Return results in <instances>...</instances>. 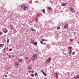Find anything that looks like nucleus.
<instances>
[{"label":"nucleus","instance_id":"nucleus-22","mask_svg":"<svg viewBox=\"0 0 79 79\" xmlns=\"http://www.w3.org/2000/svg\"><path fill=\"white\" fill-rule=\"evenodd\" d=\"M31 76L32 77H34V74H31Z\"/></svg>","mask_w":79,"mask_h":79},{"label":"nucleus","instance_id":"nucleus-39","mask_svg":"<svg viewBox=\"0 0 79 79\" xmlns=\"http://www.w3.org/2000/svg\"><path fill=\"white\" fill-rule=\"evenodd\" d=\"M34 73V70H32L31 71V73Z\"/></svg>","mask_w":79,"mask_h":79},{"label":"nucleus","instance_id":"nucleus-11","mask_svg":"<svg viewBox=\"0 0 79 79\" xmlns=\"http://www.w3.org/2000/svg\"><path fill=\"white\" fill-rule=\"evenodd\" d=\"M39 19V18L38 17H36L35 19V22H37L38 21V19Z\"/></svg>","mask_w":79,"mask_h":79},{"label":"nucleus","instance_id":"nucleus-3","mask_svg":"<svg viewBox=\"0 0 79 79\" xmlns=\"http://www.w3.org/2000/svg\"><path fill=\"white\" fill-rule=\"evenodd\" d=\"M69 10L72 13H75V11L74 10V8L71 7L70 8Z\"/></svg>","mask_w":79,"mask_h":79},{"label":"nucleus","instance_id":"nucleus-7","mask_svg":"<svg viewBox=\"0 0 79 79\" xmlns=\"http://www.w3.org/2000/svg\"><path fill=\"white\" fill-rule=\"evenodd\" d=\"M64 28H66V29H67V28H68V24L65 25L64 26Z\"/></svg>","mask_w":79,"mask_h":79},{"label":"nucleus","instance_id":"nucleus-37","mask_svg":"<svg viewBox=\"0 0 79 79\" xmlns=\"http://www.w3.org/2000/svg\"><path fill=\"white\" fill-rule=\"evenodd\" d=\"M26 60H28V57H27L25 58Z\"/></svg>","mask_w":79,"mask_h":79},{"label":"nucleus","instance_id":"nucleus-13","mask_svg":"<svg viewBox=\"0 0 79 79\" xmlns=\"http://www.w3.org/2000/svg\"><path fill=\"white\" fill-rule=\"evenodd\" d=\"M31 31H33V32H35V29H33V28H32L31 29Z\"/></svg>","mask_w":79,"mask_h":79},{"label":"nucleus","instance_id":"nucleus-35","mask_svg":"<svg viewBox=\"0 0 79 79\" xmlns=\"http://www.w3.org/2000/svg\"><path fill=\"white\" fill-rule=\"evenodd\" d=\"M11 55H9V58H11Z\"/></svg>","mask_w":79,"mask_h":79},{"label":"nucleus","instance_id":"nucleus-46","mask_svg":"<svg viewBox=\"0 0 79 79\" xmlns=\"http://www.w3.org/2000/svg\"><path fill=\"white\" fill-rule=\"evenodd\" d=\"M6 48L7 49H8V48Z\"/></svg>","mask_w":79,"mask_h":79},{"label":"nucleus","instance_id":"nucleus-17","mask_svg":"<svg viewBox=\"0 0 79 79\" xmlns=\"http://www.w3.org/2000/svg\"><path fill=\"white\" fill-rule=\"evenodd\" d=\"M34 44L35 45H37V42H35V43H34Z\"/></svg>","mask_w":79,"mask_h":79},{"label":"nucleus","instance_id":"nucleus-14","mask_svg":"<svg viewBox=\"0 0 79 79\" xmlns=\"http://www.w3.org/2000/svg\"><path fill=\"white\" fill-rule=\"evenodd\" d=\"M24 5H22L21 6V7L22 8H23V9L24 8Z\"/></svg>","mask_w":79,"mask_h":79},{"label":"nucleus","instance_id":"nucleus-43","mask_svg":"<svg viewBox=\"0 0 79 79\" xmlns=\"http://www.w3.org/2000/svg\"><path fill=\"white\" fill-rule=\"evenodd\" d=\"M12 57H14V55H12Z\"/></svg>","mask_w":79,"mask_h":79},{"label":"nucleus","instance_id":"nucleus-4","mask_svg":"<svg viewBox=\"0 0 79 79\" xmlns=\"http://www.w3.org/2000/svg\"><path fill=\"white\" fill-rule=\"evenodd\" d=\"M55 74L56 76V79H58V75H59V73H55Z\"/></svg>","mask_w":79,"mask_h":79},{"label":"nucleus","instance_id":"nucleus-40","mask_svg":"<svg viewBox=\"0 0 79 79\" xmlns=\"http://www.w3.org/2000/svg\"><path fill=\"white\" fill-rule=\"evenodd\" d=\"M35 3H38V1H35Z\"/></svg>","mask_w":79,"mask_h":79},{"label":"nucleus","instance_id":"nucleus-16","mask_svg":"<svg viewBox=\"0 0 79 79\" xmlns=\"http://www.w3.org/2000/svg\"><path fill=\"white\" fill-rule=\"evenodd\" d=\"M48 10H52V8H51L50 7H48Z\"/></svg>","mask_w":79,"mask_h":79},{"label":"nucleus","instance_id":"nucleus-1","mask_svg":"<svg viewBox=\"0 0 79 79\" xmlns=\"http://www.w3.org/2000/svg\"><path fill=\"white\" fill-rule=\"evenodd\" d=\"M33 57L34 59L35 60H36L37 59V55H36V54L34 55L33 56Z\"/></svg>","mask_w":79,"mask_h":79},{"label":"nucleus","instance_id":"nucleus-28","mask_svg":"<svg viewBox=\"0 0 79 79\" xmlns=\"http://www.w3.org/2000/svg\"><path fill=\"white\" fill-rule=\"evenodd\" d=\"M31 43H32V44H34V41L32 40H31Z\"/></svg>","mask_w":79,"mask_h":79},{"label":"nucleus","instance_id":"nucleus-18","mask_svg":"<svg viewBox=\"0 0 79 79\" xmlns=\"http://www.w3.org/2000/svg\"><path fill=\"white\" fill-rule=\"evenodd\" d=\"M66 5V3H64L62 4V6H64Z\"/></svg>","mask_w":79,"mask_h":79},{"label":"nucleus","instance_id":"nucleus-41","mask_svg":"<svg viewBox=\"0 0 79 79\" xmlns=\"http://www.w3.org/2000/svg\"><path fill=\"white\" fill-rule=\"evenodd\" d=\"M41 72L42 73H44V72H43V71L42 70H41Z\"/></svg>","mask_w":79,"mask_h":79},{"label":"nucleus","instance_id":"nucleus-5","mask_svg":"<svg viewBox=\"0 0 79 79\" xmlns=\"http://www.w3.org/2000/svg\"><path fill=\"white\" fill-rule=\"evenodd\" d=\"M79 78V75H77L75 77L74 79H78Z\"/></svg>","mask_w":79,"mask_h":79},{"label":"nucleus","instance_id":"nucleus-19","mask_svg":"<svg viewBox=\"0 0 79 79\" xmlns=\"http://www.w3.org/2000/svg\"><path fill=\"white\" fill-rule=\"evenodd\" d=\"M3 47V44H0V48H1V47Z\"/></svg>","mask_w":79,"mask_h":79},{"label":"nucleus","instance_id":"nucleus-38","mask_svg":"<svg viewBox=\"0 0 79 79\" xmlns=\"http://www.w3.org/2000/svg\"><path fill=\"white\" fill-rule=\"evenodd\" d=\"M5 77H7V75H6L5 76Z\"/></svg>","mask_w":79,"mask_h":79},{"label":"nucleus","instance_id":"nucleus-30","mask_svg":"<svg viewBox=\"0 0 79 79\" xmlns=\"http://www.w3.org/2000/svg\"><path fill=\"white\" fill-rule=\"evenodd\" d=\"M40 43L42 44H43V42L42 41H40Z\"/></svg>","mask_w":79,"mask_h":79},{"label":"nucleus","instance_id":"nucleus-20","mask_svg":"<svg viewBox=\"0 0 79 79\" xmlns=\"http://www.w3.org/2000/svg\"><path fill=\"white\" fill-rule=\"evenodd\" d=\"M43 74L44 75V76H47V74H46V73H45L44 72L43 73Z\"/></svg>","mask_w":79,"mask_h":79},{"label":"nucleus","instance_id":"nucleus-31","mask_svg":"<svg viewBox=\"0 0 79 79\" xmlns=\"http://www.w3.org/2000/svg\"><path fill=\"white\" fill-rule=\"evenodd\" d=\"M74 54H75V52H73V53H72V55H74Z\"/></svg>","mask_w":79,"mask_h":79},{"label":"nucleus","instance_id":"nucleus-25","mask_svg":"<svg viewBox=\"0 0 79 79\" xmlns=\"http://www.w3.org/2000/svg\"><path fill=\"white\" fill-rule=\"evenodd\" d=\"M10 42V40H9V39H8L7 40V42Z\"/></svg>","mask_w":79,"mask_h":79},{"label":"nucleus","instance_id":"nucleus-32","mask_svg":"<svg viewBox=\"0 0 79 79\" xmlns=\"http://www.w3.org/2000/svg\"><path fill=\"white\" fill-rule=\"evenodd\" d=\"M57 29H60V27H57Z\"/></svg>","mask_w":79,"mask_h":79},{"label":"nucleus","instance_id":"nucleus-27","mask_svg":"<svg viewBox=\"0 0 79 79\" xmlns=\"http://www.w3.org/2000/svg\"><path fill=\"white\" fill-rule=\"evenodd\" d=\"M37 73L35 72V76H37Z\"/></svg>","mask_w":79,"mask_h":79},{"label":"nucleus","instance_id":"nucleus-15","mask_svg":"<svg viewBox=\"0 0 79 79\" xmlns=\"http://www.w3.org/2000/svg\"><path fill=\"white\" fill-rule=\"evenodd\" d=\"M68 49L71 50V49H72V47H68Z\"/></svg>","mask_w":79,"mask_h":79},{"label":"nucleus","instance_id":"nucleus-2","mask_svg":"<svg viewBox=\"0 0 79 79\" xmlns=\"http://www.w3.org/2000/svg\"><path fill=\"white\" fill-rule=\"evenodd\" d=\"M52 59L51 58H48L47 60L46 61V62L47 63V62H48V63H50V62H51Z\"/></svg>","mask_w":79,"mask_h":79},{"label":"nucleus","instance_id":"nucleus-24","mask_svg":"<svg viewBox=\"0 0 79 79\" xmlns=\"http://www.w3.org/2000/svg\"><path fill=\"white\" fill-rule=\"evenodd\" d=\"M71 50H70L69 52V54H71Z\"/></svg>","mask_w":79,"mask_h":79},{"label":"nucleus","instance_id":"nucleus-12","mask_svg":"<svg viewBox=\"0 0 79 79\" xmlns=\"http://www.w3.org/2000/svg\"><path fill=\"white\" fill-rule=\"evenodd\" d=\"M18 61L19 62H21V61H22V59H18Z\"/></svg>","mask_w":79,"mask_h":79},{"label":"nucleus","instance_id":"nucleus-36","mask_svg":"<svg viewBox=\"0 0 79 79\" xmlns=\"http://www.w3.org/2000/svg\"><path fill=\"white\" fill-rule=\"evenodd\" d=\"M37 15H38V16H39V17L40 16V14H38Z\"/></svg>","mask_w":79,"mask_h":79},{"label":"nucleus","instance_id":"nucleus-42","mask_svg":"<svg viewBox=\"0 0 79 79\" xmlns=\"http://www.w3.org/2000/svg\"><path fill=\"white\" fill-rule=\"evenodd\" d=\"M31 71H28V73H31Z\"/></svg>","mask_w":79,"mask_h":79},{"label":"nucleus","instance_id":"nucleus-29","mask_svg":"<svg viewBox=\"0 0 79 79\" xmlns=\"http://www.w3.org/2000/svg\"><path fill=\"white\" fill-rule=\"evenodd\" d=\"M2 34H3V33H2V32H0V35H2Z\"/></svg>","mask_w":79,"mask_h":79},{"label":"nucleus","instance_id":"nucleus-26","mask_svg":"<svg viewBox=\"0 0 79 79\" xmlns=\"http://www.w3.org/2000/svg\"><path fill=\"white\" fill-rule=\"evenodd\" d=\"M41 40L42 41H45V40L44 39H42Z\"/></svg>","mask_w":79,"mask_h":79},{"label":"nucleus","instance_id":"nucleus-9","mask_svg":"<svg viewBox=\"0 0 79 79\" xmlns=\"http://www.w3.org/2000/svg\"><path fill=\"white\" fill-rule=\"evenodd\" d=\"M10 27L11 29L13 28V26L12 25H10Z\"/></svg>","mask_w":79,"mask_h":79},{"label":"nucleus","instance_id":"nucleus-23","mask_svg":"<svg viewBox=\"0 0 79 79\" xmlns=\"http://www.w3.org/2000/svg\"><path fill=\"white\" fill-rule=\"evenodd\" d=\"M73 40H74L73 39H70V41L71 42H73Z\"/></svg>","mask_w":79,"mask_h":79},{"label":"nucleus","instance_id":"nucleus-34","mask_svg":"<svg viewBox=\"0 0 79 79\" xmlns=\"http://www.w3.org/2000/svg\"><path fill=\"white\" fill-rule=\"evenodd\" d=\"M5 51V48H4V49L2 50V51H3V52H4Z\"/></svg>","mask_w":79,"mask_h":79},{"label":"nucleus","instance_id":"nucleus-47","mask_svg":"<svg viewBox=\"0 0 79 79\" xmlns=\"http://www.w3.org/2000/svg\"><path fill=\"white\" fill-rule=\"evenodd\" d=\"M43 0V1H45V0Z\"/></svg>","mask_w":79,"mask_h":79},{"label":"nucleus","instance_id":"nucleus-21","mask_svg":"<svg viewBox=\"0 0 79 79\" xmlns=\"http://www.w3.org/2000/svg\"><path fill=\"white\" fill-rule=\"evenodd\" d=\"M42 11L43 13H45V10H43Z\"/></svg>","mask_w":79,"mask_h":79},{"label":"nucleus","instance_id":"nucleus-10","mask_svg":"<svg viewBox=\"0 0 79 79\" xmlns=\"http://www.w3.org/2000/svg\"><path fill=\"white\" fill-rule=\"evenodd\" d=\"M7 31H8V30H7V29H6V28H5V31H4V33H6V32H7Z\"/></svg>","mask_w":79,"mask_h":79},{"label":"nucleus","instance_id":"nucleus-6","mask_svg":"<svg viewBox=\"0 0 79 79\" xmlns=\"http://www.w3.org/2000/svg\"><path fill=\"white\" fill-rule=\"evenodd\" d=\"M15 64H16V67H18L19 66V63L18 62H15Z\"/></svg>","mask_w":79,"mask_h":79},{"label":"nucleus","instance_id":"nucleus-45","mask_svg":"<svg viewBox=\"0 0 79 79\" xmlns=\"http://www.w3.org/2000/svg\"><path fill=\"white\" fill-rule=\"evenodd\" d=\"M28 69H31V68L29 67V68H28Z\"/></svg>","mask_w":79,"mask_h":79},{"label":"nucleus","instance_id":"nucleus-8","mask_svg":"<svg viewBox=\"0 0 79 79\" xmlns=\"http://www.w3.org/2000/svg\"><path fill=\"white\" fill-rule=\"evenodd\" d=\"M23 10H27V7H24V8L23 9Z\"/></svg>","mask_w":79,"mask_h":79},{"label":"nucleus","instance_id":"nucleus-33","mask_svg":"<svg viewBox=\"0 0 79 79\" xmlns=\"http://www.w3.org/2000/svg\"><path fill=\"white\" fill-rule=\"evenodd\" d=\"M12 50V49H9V51H10V52H11V51Z\"/></svg>","mask_w":79,"mask_h":79},{"label":"nucleus","instance_id":"nucleus-44","mask_svg":"<svg viewBox=\"0 0 79 79\" xmlns=\"http://www.w3.org/2000/svg\"><path fill=\"white\" fill-rule=\"evenodd\" d=\"M6 55H8V53H7L6 54Z\"/></svg>","mask_w":79,"mask_h":79}]
</instances>
